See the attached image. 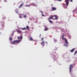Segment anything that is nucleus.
<instances>
[{"label":"nucleus","instance_id":"nucleus-9","mask_svg":"<svg viewBox=\"0 0 77 77\" xmlns=\"http://www.w3.org/2000/svg\"><path fill=\"white\" fill-rule=\"evenodd\" d=\"M45 42H42L41 43V44L42 46H44L45 45Z\"/></svg>","mask_w":77,"mask_h":77},{"label":"nucleus","instance_id":"nucleus-6","mask_svg":"<svg viewBox=\"0 0 77 77\" xmlns=\"http://www.w3.org/2000/svg\"><path fill=\"white\" fill-rule=\"evenodd\" d=\"M17 39H20L21 40H22V36H21L20 37H17Z\"/></svg>","mask_w":77,"mask_h":77},{"label":"nucleus","instance_id":"nucleus-17","mask_svg":"<svg viewBox=\"0 0 77 77\" xmlns=\"http://www.w3.org/2000/svg\"><path fill=\"white\" fill-rule=\"evenodd\" d=\"M77 54V51H75V53H74V55H75L76 54Z\"/></svg>","mask_w":77,"mask_h":77},{"label":"nucleus","instance_id":"nucleus-21","mask_svg":"<svg viewBox=\"0 0 77 77\" xmlns=\"http://www.w3.org/2000/svg\"><path fill=\"white\" fill-rule=\"evenodd\" d=\"M34 6H36V5H35V4H32Z\"/></svg>","mask_w":77,"mask_h":77},{"label":"nucleus","instance_id":"nucleus-19","mask_svg":"<svg viewBox=\"0 0 77 77\" xmlns=\"http://www.w3.org/2000/svg\"><path fill=\"white\" fill-rule=\"evenodd\" d=\"M64 35H62V40H63L64 39Z\"/></svg>","mask_w":77,"mask_h":77},{"label":"nucleus","instance_id":"nucleus-7","mask_svg":"<svg viewBox=\"0 0 77 77\" xmlns=\"http://www.w3.org/2000/svg\"><path fill=\"white\" fill-rule=\"evenodd\" d=\"M56 9H57V8H56V7L52 8V11H55V10H56Z\"/></svg>","mask_w":77,"mask_h":77},{"label":"nucleus","instance_id":"nucleus-28","mask_svg":"<svg viewBox=\"0 0 77 77\" xmlns=\"http://www.w3.org/2000/svg\"><path fill=\"white\" fill-rule=\"evenodd\" d=\"M19 18H22V17H21V16H20Z\"/></svg>","mask_w":77,"mask_h":77},{"label":"nucleus","instance_id":"nucleus-32","mask_svg":"<svg viewBox=\"0 0 77 77\" xmlns=\"http://www.w3.org/2000/svg\"><path fill=\"white\" fill-rule=\"evenodd\" d=\"M64 5H65V4H63Z\"/></svg>","mask_w":77,"mask_h":77},{"label":"nucleus","instance_id":"nucleus-14","mask_svg":"<svg viewBox=\"0 0 77 77\" xmlns=\"http://www.w3.org/2000/svg\"><path fill=\"white\" fill-rule=\"evenodd\" d=\"M26 28L27 30H29V26H26Z\"/></svg>","mask_w":77,"mask_h":77},{"label":"nucleus","instance_id":"nucleus-15","mask_svg":"<svg viewBox=\"0 0 77 77\" xmlns=\"http://www.w3.org/2000/svg\"><path fill=\"white\" fill-rule=\"evenodd\" d=\"M30 40L31 41H32L33 40V39L32 38L30 37L29 38Z\"/></svg>","mask_w":77,"mask_h":77},{"label":"nucleus","instance_id":"nucleus-5","mask_svg":"<svg viewBox=\"0 0 77 77\" xmlns=\"http://www.w3.org/2000/svg\"><path fill=\"white\" fill-rule=\"evenodd\" d=\"M64 39L65 40V43L67 45H68V42H67V40L65 38H64Z\"/></svg>","mask_w":77,"mask_h":77},{"label":"nucleus","instance_id":"nucleus-27","mask_svg":"<svg viewBox=\"0 0 77 77\" xmlns=\"http://www.w3.org/2000/svg\"><path fill=\"white\" fill-rule=\"evenodd\" d=\"M57 1H61L62 0H57Z\"/></svg>","mask_w":77,"mask_h":77},{"label":"nucleus","instance_id":"nucleus-31","mask_svg":"<svg viewBox=\"0 0 77 77\" xmlns=\"http://www.w3.org/2000/svg\"><path fill=\"white\" fill-rule=\"evenodd\" d=\"M46 42V43L47 44V43H48L47 42Z\"/></svg>","mask_w":77,"mask_h":77},{"label":"nucleus","instance_id":"nucleus-26","mask_svg":"<svg viewBox=\"0 0 77 77\" xmlns=\"http://www.w3.org/2000/svg\"><path fill=\"white\" fill-rule=\"evenodd\" d=\"M43 39H44V38H42V41H43Z\"/></svg>","mask_w":77,"mask_h":77},{"label":"nucleus","instance_id":"nucleus-4","mask_svg":"<svg viewBox=\"0 0 77 77\" xmlns=\"http://www.w3.org/2000/svg\"><path fill=\"white\" fill-rule=\"evenodd\" d=\"M73 65L71 64L69 67V72H71V70L73 68Z\"/></svg>","mask_w":77,"mask_h":77},{"label":"nucleus","instance_id":"nucleus-1","mask_svg":"<svg viewBox=\"0 0 77 77\" xmlns=\"http://www.w3.org/2000/svg\"><path fill=\"white\" fill-rule=\"evenodd\" d=\"M58 19V17L57 15H54L51 16L50 17H49L48 20H50L51 19H52L53 20H57Z\"/></svg>","mask_w":77,"mask_h":77},{"label":"nucleus","instance_id":"nucleus-13","mask_svg":"<svg viewBox=\"0 0 77 77\" xmlns=\"http://www.w3.org/2000/svg\"><path fill=\"white\" fill-rule=\"evenodd\" d=\"M21 29L23 30H26V28H22Z\"/></svg>","mask_w":77,"mask_h":77},{"label":"nucleus","instance_id":"nucleus-11","mask_svg":"<svg viewBox=\"0 0 77 77\" xmlns=\"http://www.w3.org/2000/svg\"><path fill=\"white\" fill-rule=\"evenodd\" d=\"M48 29V28L47 27H45V31H47Z\"/></svg>","mask_w":77,"mask_h":77},{"label":"nucleus","instance_id":"nucleus-30","mask_svg":"<svg viewBox=\"0 0 77 77\" xmlns=\"http://www.w3.org/2000/svg\"><path fill=\"white\" fill-rule=\"evenodd\" d=\"M41 36V35H40V37Z\"/></svg>","mask_w":77,"mask_h":77},{"label":"nucleus","instance_id":"nucleus-22","mask_svg":"<svg viewBox=\"0 0 77 77\" xmlns=\"http://www.w3.org/2000/svg\"><path fill=\"white\" fill-rule=\"evenodd\" d=\"M42 16L43 17H45V15H44V14H42Z\"/></svg>","mask_w":77,"mask_h":77},{"label":"nucleus","instance_id":"nucleus-16","mask_svg":"<svg viewBox=\"0 0 77 77\" xmlns=\"http://www.w3.org/2000/svg\"><path fill=\"white\" fill-rule=\"evenodd\" d=\"M27 17V16H26V15H24V16H23V17L24 18H26Z\"/></svg>","mask_w":77,"mask_h":77},{"label":"nucleus","instance_id":"nucleus-29","mask_svg":"<svg viewBox=\"0 0 77 77\" xmlns=\"http://www.w3.org/2000/svg\"><path fill=\"white\" fill-rule=\"evenodd\" d=\"M30 22L29 21H28V23H29Z\"/></svg>","mask_w":77,"mask_h":77},{"label":"nucleus","instance_id":"nucleus-24","mask_svg":"<svg viewBox=\"0 0 77 77\" xmlns=\"http://www.w3.org/2000/svg\"><path fill=\"white\" fill-rule=\"evenodd\" d=\"M40 12L41 13H42V14L43 13V11H40Z\"/></svg>","mask_w":77,"mask_h":77},{"label":"nucleus","instance_id":"nucleus-18","mask_svg":"<svg viewBox=\"0 0 77 77\" xmlns=\"http://www.w3.org/2000/svg\"><path fill=\"white\" fill-rule=\"evenodd\" d=\"M49 22L51 23H53V22L52 20H49Z\"/></svg>","mask_w":77,"mask_h":77},{"label":"nucleus","instance_id":"nucleus-3","mask_svg":"<svg viewBox=\"0 0 77 77\" xmlns=\"http://www.w3.org/2000/svg\"><path fill=\"white\" fill-rule=\"evenodd\" d=\"M65 2H66V6H68L69 4V0H65Z\"/></svg>","mask_w":77,"mask_h":77},{"label":"nucleus","instance_id":"nucleus-23","mask_svg":"<svg viewBox=\"0 0 77 77\" xmlns=\"http://www.w3.org/2000/svg\"><path fill=\"white\" fill-rule=\"evenodd\" d=\"M9 39L10 40H12V38H9Z\"/></svg>","mask_w":77,"mask_h":77},{"label":"nucleus","instance_id":"nucleus-2","mask_svg":"<svg viewBox=\"0 0 77 77\" xmlns=\"http://www.w3.org/2000/svg\"><path fill=\"white\" fill-rule=\"evenodd\" d=\"M21 41L20 40H15L13 41V42L11 43V44L12 45H17L20 42H21Z\"/></svg>","mask_w":77,"mask_h":77},{"label":"nucleus","instance_id":"nucleus-12","mask_svg":"<svg viewBox=\"0 0 77 77\" xmlns=\"http://www.w3.org/2000/svg\"><path fill=\"white\" fill-rule=\"evenodd\" d=\"M17 32L19 33H22V32L18 30L17 31Z\"/></svg>","mask_w":77,"mask_h":77},{"label":"nucleus","instance_id":"nucleus-8","mask_svg":"<svg viewBox=\"0 0 77 77\" xmlns=\"http://www.w3.org/2000/svg\"><path fill=\"white\" fill-rule=\"evenodd\" d=\"M23 3H22V4H21V5H20L19 6V8L20 9L23 6Z\"/></svg>","mask_w":77,"mask_h":77},{"label":"nucleus","instance_id":"nucleus-20","mask_svg":"<svg viewBox=\"0 0 77 77\" xmlns=\"http://www.w3.org/2000/svg\"><path fill=\"white\" fill-rule=\"evenodd\" d=\"M25 7H29V5H25Z\"/></svg>","mask_w":77,"mask_h":77},{"label":"nucleus","instance_id":"nucleus-10","mask_svg":"<svg viewBox=\"0 0 77 77\" xmlns=\"http://www.w3.org/2000/svg\"><path fill=\"white\" fill-rule=\"evenodd\" d=\"M75 48H73V49H72L70 51V52H73L75 50Z\"/></svg>","mask_w":77,"mask_h":77},{"label":"nucleus","instance_id":"nucleus-25","mask_svg":"<svg viewBox=\"0 0 77 77\" xmlns=\"http://www.w3.org/2000/svg\"><path fill=\"white\" fill-rule=\"evenodd\" d=\"M70 1L71 2H73V0H70Z\"/></svg>","mask_w":77,"mask_h":77}]
</instances>
